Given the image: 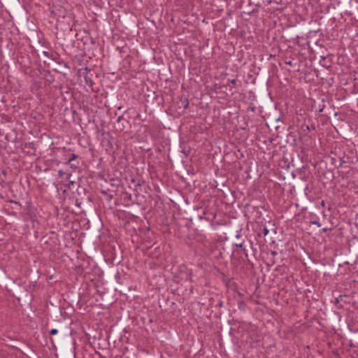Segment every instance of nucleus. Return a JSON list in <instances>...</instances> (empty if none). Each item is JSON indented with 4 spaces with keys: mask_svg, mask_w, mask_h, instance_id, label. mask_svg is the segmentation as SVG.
I'll use <instances>...</instances> for the list:
<instances>
[{
    "mask_svg": "<svg viewBox=\"0 0 358 358\" xmlns=\"http://www.w3.org/2000/svg\"><path fill=\"white\" fill-rule=\"evenodd\" d=\"M112 198V196H108V200H110Z\"/></svg>",
    "mask_w": 358,
    "mask_h": 358,
    "instance_id": "obj_24",
    "label": "nucleus"
},
{
    "mask_svg": "<svg viewBox=\"0 0 358 358\" xmlns=\"http://www.w3.org/2000/svg\"><path fill=\"white\" fill-rule=\"evenodd\" d=\"M357 106H358V99H357Z\"/></svg>",
    "mask_w": 358,
    "mask_h": 358,
    "instance_id": "obj_27",
    "label": "nucleus"
},
{
    "mask_svg": "<svg viewBox=\"0 0 358 358\" xmlns=\"http://www.w3.org/2000/svg\"><path fill=\"white\" fill-rule=\"evenodd\" d=\"M286 64H291V62H286Z\"/></svg>",
    "mask_w": 358,
    "mask_h": 358,
    "instance_id": "obj_25",
    "label": "nucleus"
},
{
    "mask_svg": "<svg viewBox=\"0 0 358 358\" xmlns=\"http://www.w3.org/2000/svg\"><path fill=\"white\" fill-rule=\"evenodd\" d=\"M77 158V155L75 154H73L72 156L69 158V162H71V161L74 160Z\"/></svg>",
    "mask_w": 358,
    "mask_h": 358,
    "instance_id": "obj_11",
    "label": "nucleus"
},
{
    "mask_svg": "<svg viewBox=\"0 0 358 358\" xmlns=\"http://www.w3.org/2000/svg\"><path fill=\"white\" fill-rule=\"evenodd\" d=\"M321 204H322V206H324V201H322Z\"/></svg>",
    "mask_w": 358,
    "mask_h": 358,
    "instance_id": "obj_23",
    "label": "nucleus"
},
{
    "mask_svg": "<svg viewBox=\"0 0 358 358\" xmlns=\"http://www.w3.org/2000/svg\"><path fill=\"white\" fill-rule=\"evenodd\" d=\"M268 233V229H266V228H264V235H266Z\"/></svg>",
    "mask_w": 358,
    "mask_h": 358,
    "instance_id": "obj_15",
    "label": "nucleus"
},
{
    "mask_svg": "<svg viewBox=\"0 0 358 358\" xmlns=\"http://www.w3.org/2000/svg\"><path fill=\"white\" fill-rule=\"evenodd\" d=\"M59 176H62V171H59Z\"/></svg>",
    "mask_w": 358,
    "mask_h": 358,
    "instance_id": "obj_21",
    "label": "nucleus"
},
{
    "mask_svg": "<svg viewBox=\"0 0 358 358\" xmlns=\"http://www.w3.org/2000/svg\"><path fill=\"white\" fill-rule=\"evenodd\" d=\"M128 122L122 115H119L117 118L116 122L114 123L113 127L117 132H120L124 130L125 124Z\"/></svg>",
    "mask_w": 358,
    "mask_h": 358,
    "instance_id": "obj_2",
    "label": "nucleus"
},
{
    "mask_svg": "<svg viewBox=\"0 0 358 358\" xmlns=\"http://www.w3.org/2000/svg\"><path fill=\"white\" fill-rule=\"evenodd\" d=\"M234 245L237 248H242L244 245V241H242V242H240V241H238L236 243H234Z\"/></svg>",
    "mask_w": 358,
    "mask_h": 358,
    "instance_id": "obj_5",
    "label": "nucleus"
},
{
    "mask_svg": "<svg viewBox=\"0 0 358 358\" xmlns=\"http://www.w3.org/2000/svg\"><path fill=\"white\" fill-rule=\"evenodd\" d=\"M113 176H115L117 178L113 179V186L117 185V187L120 185V180L117 178V176H116V173H113Z\"/></svg>",
    "mask_w": 358,
    "mask_h": 358,
    "instance_id": "obj_3",
    "label": "nucleus"
},
{
    "mask_svg": "<svg viewBox=\"0 0 358 358\" xmlns=\"http://www.w3.org/2000/svg\"><path fill=\"white\" fill-rule=\"evenodd\" d=\"M120 278H121V275H120V273H117L116 275H115V279L117 280V281L120 283H121L120 282Z\"/></svg>",
    "mask_w": 358,
    "mask_h": 358,
    "instance_id": "obj_8",
    "label": "nucleus"
},
{
    "mask_svg": "<svg viewBox=\"0 0 358 358\" xmlns=\"http://www.w3.org/2000/svg\"><path fill=\"white\" fill-rule=\"evenodd\" d=\"M324 104H322V105H320V108L318 110V113H322L324 110Z\"/></svg>",
    "mask_w": 358,
    "mask_h": 358,
    "instance_id": "obj_9",
    "label": "nucleus"
},
{
    "mask_svg": "<svg viewBox=\"0 0 358 358\" xmlns=\"http://www.w3.org/2000/svg\"><path fill=\"white\" fill-rule=\"evenodd\" d=\"M197 210H201L202 215H199V217L200 220L203 219V215H206V211L203 210L201 207L196 208Z\"/></svg>",
    "mask_w": 358,
    "mask_h": 358,
    "instance_id": "obj_6",
    "label": "nucleus"
},
{
    "mask_svg": "<svg viewBox=\"0 0 358 358\" xmlns=\"http://www.w3.org/2000/svg\"><path fill=\"white\" fill-rule=\"evenodd\" d=\"M310 224H313V225H316V226H317L318 227H320L321 226V224H320L318 221H316V220H315V221H311V222H310Z\"/></svg>",
    "mask_w": 358,
    "mask_h": 358,
    "instance_id": "obj_7",
    "label": "nucleus"
},
{
    "mask_svg": "<svg viewBox=\"0 0 358 358\" xmlns=\"http://www.w3.org/2000/svg\"><path fill=\"white\" fill-rule=\"evenodd\" d=\"M340 302L339 299L338 298L335 299V301H334V303L335 304H338Z\"/></svg>",
    "mask_w": 358,
    "mask_h": 358,
    "instance_id": "obj_16",
    "label": "nucleus"
},
{
    "mask_svg": "<svg viewBox=\"0 0 358 358\" xmlns=\"http://www.w3.org/2000/svg\"><path fill=\"white\" fill-rule=\"evenodd\" d=\"M50 334L51 335H55L57 334V330L56 329H52L50 330Z\"/></svg>",
    "mask_w": 358,
    "mask_h": 358,
    "instance_id": "obj_12",
    "label": "nucleus"
},
{
    "mask_svg": "<svg viewBox=\"0 0 358 358\" xmlns=\"http://www.w3.org/2000/svg\"><path fill=\"white\" fill-rule=\"evenodd\" d=\"M236 238H240V235H239V234H237V235L236 236Z\"/></svg>",
    "mask_w": 358,
    "mask_h": 358,
    "instance_id": "obj_22",
    "label": "nucleus"
},
{
    "mask_svg": "<svg viewBox=\"0 0 358 358\" xmlns=\"http://www.w3.org/2000/svg\"><path fill=\"white\" fill-rule=\"evenodd\" d=\"M182 104L184 108H187L188 106H189V101H188V99H185L184 100H182Z\"/></svg>",
    "mask_w": 358,
    "mask_h": 358,
    "instance_id": "obj_4",
    "label": "nucleus"
},
{
    "mask_svg": "<svg viewBox=\"0 0 358 358\" xmlns=\"http://www.w3.org/2000/svg\"><path fill=\"white\" fill-rule=\"evenodd\" d=\"M277 254H278V252L276 251H271V255L273 256H275V255H277Z\"/></svg>",
    "mask_w": 358,
    "mask_h": 358,
    "instance_id": "obj_17",
    "label": "nucleus"
},
{
    "mask_svg": "<svg viewBox=\"0 0 358 358\" xmlns=\"http://www.w3.org/2000/svg\"><path fill=\"white\" fill-rule=\"evenodd\" d=\"M111 148L112 147L110 145H108V148H106V150H110Z\"/></svg>",
    "mask_w": 358,
    "mask_h": 358,
    "instance_id": "obj_20",
    "label": "nucleus"
},
{
    "mask_svg": "<svg viewBox=\"0 0 358 358\" xmlns=\"http://www.w3.org/2000/svg\"><path fill=\"white\" fill-rule=\"evenodd\" d=\"M241 250H242V253L246 257H248V253H247V251H246V249H245V247L243 245V247L241 248Z\"/></svg>",
    "mask_w": 358,
    "mask_h": 358,
    "instance_id": "obj_10",
    "label": "nucleus"
},
{
    "mask_svg": "<svg viewBox=\"0 0 358 358\" xmlns=\"http://www.w3.org/2000/svg\"><path fill=\"white\" fill-rule=\"evenodd\" d=\"M79 77H83L85 80V84L93 90L94 81L92 80V70L88 67L80 68L78 71Z\"/></svg>",
    "mask_w": 358,
    "mask_h": 358,
    "instance_id": "obj_1",
    "label": "nucleus"
},
{
    "mask_svg": "<svg viewBox=\"0 0 358 358\" xmlns=\"http://www.w3.org/2000/svg\"><path fill=\"white\" fill-rule=\"evenodd\" d=\"M101 193L106 195L107 194V191L106 190H101Z\"/></svg>",
    "mask_w": 358,
    "mask_h": 358,
    "instance_id": "obj_18",
    "label": "nucleus"
},
{
    "mask_svg": "<svg viewBox=\"0 0 358 358\" xmlns=\"http://www.w3.org/2000/svg\"><path fill=\"white\" fill-rule=\"evenodd\" d=\"M329 229H330L324 228V229H322V231H323L324 232H326V231H328V230H329Z\"/></svg>",
    "mask_w": 358,
    "mask_h": 358,
    "instance_id": "obj_19",
    "label": "nucleus"
},
{
    "mask_svg": "<svg viewBox=\"0 0 358 358\" xmlns=\"http://www.w3.org/2000/svg\"><path fill=\"white\" fill-rule=\"evenodd\" d=\"M106 143V141H102L103 145H104V143Z\"/></svg>",
    "mask_w": 358,
    "mask_h": 358,
    "instance_id": "obj_26",
    "label": "nucleus"
},
{
    "mask_svg": "<svg viewBox=\"0 0 358 358\" xmlns=\"http://www.w3.org/2000/svg\"><path fill=\"white\" fill-rule=\"evenodd\" d=\"M236 82L237 80L236 79H232L230 80V83L234 85H236Z\"/></svg>",
    "mask_w": 358,
    "mask_h": 358,
    "instance_id": "obj_13",
    "label": "nucleus"
},
{
    "mask_svg": "<svg viewBox=\"0 0 358 358\" xmlns=\"http://www.w3.org/2000/svg\"><path fill=\"white\" fill-rule=\"evenodd\" d=\"M345 162L344 161V159L343 158H341L340 159V164H339V166H341Z\"/></svg>",
    "mask_w": 358,
    "mask_h": 358,
    "instance_id": "obj_14",
    "label": "nucleus"
}]
</instances>
